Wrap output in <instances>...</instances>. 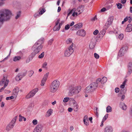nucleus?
<instances>
[{"label":"nucleus","instance_id":"nucleus-1","mask_svg":"<svg viewBox=\"0 0 132 132\" xmlns=\"http://www.w3.org/2000/svg\"><path fill=\"white\" fill-rule=\"evenodd\" d=\"M11 14V11L8 9H3L0 10V28L4 21L10 19Z\"/></svg>","mask_w":132,"mask_h":132},{"label":"nucleus","instance_id":"nucleus-2","mask_svg":"<svg viewBox=\"0 0 132 132\" xmlns=\"http://www.w3.org/2000/svg\"><path fill=\"white\" fill-rule=\"evenodd\" d=\"M100 81V78H99L96 79V82H92L84 90V92L86 93H91L95 91L98 87H102V85H100L98 83Z\"/></svg>","mask_w":132,"mask_h":132},{"label":"nucleus","instance_id":"nucleus-3","mask_svg":"<svg viewBox=\"0 0 132 132\" xmlns=\"http://www.w3.org/2000/svg\"><path fill=\"white\" fill-rule=\"evenodd\" d=\"M44 40V38H42L36 42L33 45V48L34 49V51L36 53L39 52L43 48L42 44Z\"/></svg>","mask_w":132,"mask_h":132},{"label":"nucleus","instance_id":"nucleus-4","mask_svg":"<svg viewBox=\"0 0 132 132\" xmlns=\"http://www.w3.org/2000/svg\"><path fill=\"white\" fill-rule=\"evenodd\" d=\"M59 82L57 80H54L50 85V91L52 93L55 92L58 89L59 86Z\"/></svg>","mask_w":132,"mask_h":132},{"label":"nucleus","instance_id":"nucleus-5","mask_svg":"<svg viewBox=\"0 0 132 132\" xmlns=\"http://www.w3.org/2000/svg\"><path fill=\"white\" fill-rule=\"evenodd\" d=\"M81 89L80 86L74 87L71 88L69 90V96H72L74 95L77 94L79 93Z\"/></svg>","mask_w":132,"mask_h":132},{"label":"nucleus","instance_id":"nucleus-6","mask_svg":"<svg viewBox=\"0 0 132 132\" xmlns=\"http://www.w3.org/2000/svg\"><path fill=\"white\" fill-rule=\"evenodd\" d=\"M38 90V88H36L29 93L26 96L27 99H28L33 97L37 92Z\"/></svg>","mask_w":132,"mask_h":132},{"label":"nucleus","instance_id":"nucleus-7","mask_svg":"<svg viewBox=\"0 0 132 132\" xmlns=\"http://www.w3.org/2000/svg\"><path fill=\"white\" fill-rule=\"evenodd\" d=\"M16 117L14 118L11 122L7 126L6 129V130L9 131L14 127L16 121Z\"/></svg>","mask_w":132,"mask_h":132},{"label":"nucleus","instance_id":"nucleus-8","mask_svg":"<svg viewBox=\"0 0 132 132\" xmlns=\"http://www.w3.org/2000/svg\"><path fill=\"white\" fill-rule=\"evenodd\" d=\"M128 47L127 46H125L121 48L118 53V56L121 57L123 56L124 54L128 50Z\"/></svg>","mask_w":132,"mask_h":132},{"label":"nucleus","instance_id":"nucleus-9","mask_svg":"<svg viewBox=\"0 0 132 132\" xmlns=\"http://www.w3.org/2000/svg\"><path fill=\"white\" fill-rule=\"evenodd\" d=\"M26 73L27 72H26L19 73L16 77V80L17 81L21 80L22 78L26 75Z\"/></svg>","mask_w":132,"mask_h":132},{"label":"nucleus","instance_id":"nucleus-10","mask_svg":"<svg viewBox=\"0 0 132 132\" xmlns=\"http://www.w3.org/2000/svg\"><path fill=\"white\" fill-rule=\"evenodd\" d=\"M132 73V62H130L128 65L127 72L126 77L129 76Z\"/></svg>","mask_w":132,"mask_h":132},{"label":"nucleus","instance_id":"nucleus-11","mask_svg":"<svg viewBox=\"0 0 132 132\" xmlns=\"http://www.w3.org/2000/svg\"><path fill=\"white\" fill-rule=\"evenodd\" d=\"M72 13V15L73 17H76L79 15L78 13L76 11V9L75 8H73L71 10L69 13L68 15Z\"/></svg>","mask_w":132,"mask_h":132},{"label":"nucleus","instance_id":"nucleus-12","mask_svg":"<svg viewBox=\"0 0 132 132\" xmlns=\"http://www.w3.org/2000/svg\"><path fill=\"white\" fill-rule=\"evenodd\" d=\"M76 34L78 35L83 37L85 36L86 32L84 30L80 29L77 31Z\"/></svg>","mask_w":132,"mask_h":132},{"label":"nucleus","instance_id":"nucleus-13","mask_svg":"<svg viewBox=\"0 0 132 132\" xmlns=\"http://www.w3.org/2000/svg\"><path fill=\"white\" fill-rule=\"evenodd\" d=\"M95 37L93 38L91 40L89 45V47L91 49H93L95 45Z\"/></svg>","mask_w":132,"mask_h":132},{"label":"nucleus","instance_id":"nucleus-14","mask_svg":"<svg viewBox=\"0 0 132 132\" xmlns=\"http://www.w3.org/2000/svg\"><path fill=\"white\" fill-rule=\"evenodd\" d=\"M77 12L79 15L82 13L84 10V7L83 6L81 5L79 6L76 9Z\"/></svg>","mask_w":132,"mask_h":132},{"label":"nucleus","instance_id":"nucleus-15","mask_svg":"<svg viewBox=\"0 0 132 132\" xmlns=\"http://www.w3.org/2000/svg\"><path fill=\"white\" fill-rule=\"evenodd\" d=\"M113 129L112 127L110 126H106L104 129V132H112Z\"/></svg>","mask_w":132,"mask_h":132},{"label":"nucleus","instance_id":"nucleus-16","mask_svg":"<svg viewBox=\"0 0 132 132\" xmlns=\"http://www.w3.org/2000/svg\"><path fill=\"white\" fill-rule=\"evenodd\" d=\"M75 47L73 46V43H72L70 46L66 49L69 52L71 51L72 52V54L73 53L74 51Z\"/></svg>","mask_w":132,"mask_h":132},{"label":"nucleus","instance_id":"nucleus-17","mask_svg":"<svg viewBox=\"0 0 132 132\" xmlns=\"http://www.w3.org/2000/svg\"><path fill=\"white\" fill-rule=\"evenodd\" d=\"M100 79H101V81L98 82V83L100 85H102L103 87V84L106 82L107 80V79L106 77H104L102 79H101V78H100Z\"/></svg>","mask_w":132,"mask_h":132},{"label":"nucleus","instance_id":"nucleus-18","mask_svg":"<svg viewBox=\"0 0 132 132\" xmlns=\"http://www.w3.org/2000/svg\"><path fill=\"white\" fill-rule=\"evenodd\" d=\"M53 110L52 109H49L47 112L45 114V117H48L50 116L52 114Z\"/></svg>","mask_w":132,"mask_h":132},{"label":"nucleus","instance_id":"nucleus-19","mask_svg":"<svg viewBox=\"0 0 132 132\" xmlns=\"http://www.w3.org/2000/svg\"><path fill=\"white\" fill-rule=\"evenodd\" d=\"M132 25L130 24L128 25L127 27L126 28L125 31L127 32H129L132 30Z\"/></svg>","mask_w":132,"mask_h":132},{"label":"nucleus","instance_id":"nucleus-20","mask_svg":"<svg viewBox=\"0 0 132 132\" xmlns=\"http://www.w3.org/2000/svg\"><path fill=\"white\" fill-rule=\"evenodd\" d=\"M42 128L39 125H37L34 129L33 132H41Z\"/></svg>","mask_w":132,"mask_h":132},{"label":"nucleus","instance_id":"nucleus-21","mask_svg":"<svg viewBox=\"0 0 132 132\" xmlns=\"http://www.w3.org/2000/svg\"><path fill=\"white\" fill-rule=\"evenodd\" d=\"M73 105L74 109L75 111H77L78 110L79 106L76 101H74V102L73 103Z\"/></svg>","mask_w":132,"mask_h":132},{"label":"nucleus","instance_id":"nucleus-22","mask_svg":"<svg viewBox=\"0 0 132 132\" xmlns=\"http://www.w3.org/2000/svg\"><path fill=\"white\" fill-rule=\"evenodd\" d=\"M120 106L122 110H126L127 108L126 105L123 103H120Z\"/></svg>","mask_w":132,"mask_h":132},{"label":"nucleus","instance_id":"nucleus-23","mask_svg":"<svg viewBox=\"0 0 132 132\" xmlns=\"http://www.w3.org/2000/svg\"><path fill=\"white\" fill-rule=\"evenodd\" d=\"M19 88L18 87H16L14 89L13 91V93L15 96H17L19 91Z\"/></svg>","mask_w":132,"mask_h":132},{"label":"nucleus","instance_id":"nucleus-24","mask_svg":"<svg viewBox=\"0 0 132 132\" xmlns=\"http://www.w3.org/2000/svg\"><path fill=\"white\" fill-rule=\"evenodd\" d=\"M21 59V57L19 56H16L13 58V61L16 62L20 61Z\"/></svg>","mask_w":132,"mask_h":132},{"label":"nucleus","instance_id":"nucleus-25","mask_svg":"<svg viewBox=\"0 0 132 132\" xmlns=\"http://www.w3.org/2000/svg\"><path fill=\"white\" fill-rule=\"evenodd\" d=\"M111 24L109 22H107L104 27V28L106 30Z\"/></svg>","mask_w":132,"mask_h":132},{"label":"nucleus","instance_id":"nucleus-26","mask_svg":"<svg viewBox=\"0 0 132 132\" xmlns=\"http://www.w3.org/2000/svg\"><path fill=\"white\" fill-rule=\"evenodd\" d=\"M72 54V52H69L67 50H66L64 52V55L65 56L68 57Z\"/></svg>","mask_w":132,"mask_h":132},{"label":"nucleus","instance_id":"nucleus-27","mask_svg":"<svg viewBox=\"0 0 132 132\" xmlns=\"http://www.w3.org/2000/svg\"><path fill=\"white\" fill-rule=\"evenodd\" d=\"M82 24L81 23H79L74 25V27L76 29L81 28L82 26Z\"/></svg>","mask_w":132,"mask_h":132},{"label":"nucleus","instance_id":"nucleus-28","mask_svg":"<svg viewBox=\"0 0 132 132\" xmlns=\"http://www.w3.org/2000/svg\"><path fill=\"white\" fill-rule=\"evenodd\" d=\"M37 53H36L34 50L33 52L32 53H31V55H30L29 58L31 59L32 60L34 57V56Z\"/></svg>","mask_w":132,"mask_h":132},{"label":"nucleus","instance_id":"nucleus-29","mask_svg":"<svg viewBox=\"0 0 132 132\" xmlns=\"http://www.w3.org/2000/svg\"><path fill=\"white\" fill-rule=\"evenodd\" d=\"M112 111L111 107L110 106H108L106 108V112L107 113L111 112Z\"/></svg>","mask_w":132,"mask_h":132},{"label":"nucleus","instance_id":"nucleus-30","mask_svg":"<svg viewBox=\"0 0 132 132\" xmlns=\"http://www.w3.org/2000/svg\"><path fill=\"white\" fill-rule=\"evenodd\" d=\"M131 19L132 18L131 17L127 16L124 19L123 21L125 22L127 21L128 20L129 22H131Z\"/></svg>","mask_w":132,"mask_h":132},{"label":"nucleus","instance_id":"nucleus-31","mask_svg":"<svg viewBox=\"0 0 132 132\" xmlns=\"http://www.w3.org/2000/svg\"><path fill=\"white\" fill-rule=\"evenodd\" d=\"M61 28L60 26H55L53 28V30L54 31H58Z\"/></svg>","mask_w":132,"mask_h":132},{"label":"nucleus","instance_id":"nucleus-32","mask_svg":"<svg viewBox=\"0 0 132 132\" xmlns=\"http://www.w3.org/2000/svg\"><path fill=\"white\" fill-rule=\"evenodd\" d=\"M106 32V31L105 30L103 29L100 32V35L101 34L102 36L103 37L104 35Z\"/></svg>","mask_w":132,"mask_h":132},{"label":"nucleus","instance_id":"nucleus-33","mask_svg":"<svg viewBox=\"0 0 132 132\" xmlns=\"http://www.w3.org/2000/svg\"><path fill=\"white\" fill-rule=\"evenodd\" d=\"M21 14V12L20 11L17 12L16 13V15L15 16V18L16 19H18L20 16Z\"/></svg>","mask_w":132,"mask_h":132},{"label":"nucleus","instance_id":"nucleus-34","mask_svg":"<svg viewBox=\"0 0 132 132\" xmlns=\"http://www.w3.org/2000/svg\"><path fill=\"white\" fill-rule=\"evenodd\" d=\"M42 67L45 69H47V63L46 62H45L43 64Z\"/></svg>","mask_w":132,"mask_h":132},{"label":"nucleus","instance_id":"nucleus-35","mask_svg":"<svg viewBox=\"0 0 132 132\" xmlns=\"http://www.w3.org/2000/svg\"><path fill=\"white\" fill-rule=\"evenodd\" d=\"M72 40L71 38H68L66 41V43L68 44H72L73 43H72Z\"/></svg>","mask_w":132,"mask_h":132},{"label":"nucleus","instance_id":"nucleus-36","mask_svg":"<svg viewBox=\"0 0 132 132\" xmlns=\"http://www.w3.org/2000/svg\"><path fill=\"white\" fill-rule=\"evenodd\" d=\"M49 74V72H47L45 74L43 78V79L45 80H46L48 77V76Z\"/></svg>","mask_w":132,"mask_h":132},{"label":"nucleus","instance_id":"nucleus-37","mask_svg":"<svg viewBox=\"0 0 132 132\" xmlns=\"http://www.w3.org/2000/svg\"><path fill=\"white\" fill-rule=\"evenodd\" d=\"M126 81L127 80H125L123 82L122 84L120 85V87L121 89H123L124 88Z\"/></svg>","mask_w":132,"mask_h":132},{"label":"nucleus","instance_id":"nucleus-38","mask_svg":"<svg viewBox=\"0 0 132 132\" xmlns=\"http://www.w3.org/2000/svg\"><path fill=\"white\" fill-rule=\"evenodd\" d=\"M6 79L5 77H4L1 81H0V86L2 85L5 82Z\"/></svg>","mask_w":132,"mask_h":132},{"label":"nucleus","instance_id":"nucleus-39","mask_svg":"<svg viewBox=\"0 0 132 132\" xmlns=\"http://www.w3.org/2000/svg\"><path fill=\"white\" fill-rule=\"evenodd\" d=\"M34 73V72L32 70H31L28 72V76L29 77H31Z\"/></svg>","mask_w":132,"mask_h":132},{"label":"nucleus","instance_id":"nucleus-40","mask_svg":"<svg viewBox=\"0 0 132 132\" xmlns=\"http://www.w3.org/2000/svg\"><path fill=\"white\" fill-rule=\"evenodd\" d=\"M118 8L119 9H121L122 7V5L120 3H118L117 4Z\"/></svg>","mask_w":132,"mask_h":132},{"label":"nucleus","instance_id":"nucleus-41","mask_svg":"<svg viewBox=\"0 0 132 132\" xmlns=\"http://www.w3.org/2000/svg\"><path fill=\"white\" fill-rule=\"evenodd\" d=\"M113 20V18L112 17H110L109 18L108 20V21L107 22H109L110 23H111V24H112Z\"/></svg>","mask_w":132,"mask_h":132},{"label":"nucleus","instance_id":"nucleus-42","mask_svg":"<svg viewBox=\"0 0 132 132\" xmlns=\"http://www.w3.org/2000/svg\"><path fill=\"white\" fill-rule=\"evenodd\" d=\"M108 114H106L102 120L105 121L108 118Z\"/></svg>","mask_w":132,"mask_h":132},{"label":"nucleus","instance_id":"nucleus-43","mask_svg":"<svg viewBox=\"0 0 132 132\" xmlns=\"http://www.w3.org/2000/svg\"><path fill=\"white\" fill-rule=\"evenodd\" d=\"M45 11L46 10L45 9H43L40 12H39V14H40V15H42L45 12Z\"/></svg>","mask_w":132,"mask_h":132},{"label":"nucleus","instance_id":"nucleus-44","mask_svg":"<svg viewBox=\"0 0 132 132\" xmlns=\"http://www.w3.org/2000/svg\"><path fill=\"white\" fill-rule=\"evenodd\" d=\"M44 55V53L43 52L42 53L38 56V58L39 59H42L43 58Z\"/></svg>","mask_w":132,"mask_h":132},{"label":"nucleus","instance_id":"nucleus-45","mask_svg":"<svg viewBox=\"0 0 132 132\" xmlns=\"http://www.w3.org/2000/svg\"><path fill=\"white\" fill-rule=\"evenodd\" d=\"M9 80H5L4 83V86L5 87L7 86L8 83L9 82Z\"/></svg>","mask_w":132,"mask_h":132},{"label":"nucleus","instance_id":"nucleus-46","mask_svg":"<svg viewBox=\"0 0 132 132\" xmlns=\"http://www.w3.org/2000/svg\"><path fill=\"white\" fill-rule=\"evenodd\" d=\"M9 80H5L4 83V86L5 87L7 86L8 83L9 82Z\"/></svg>","mask_w":132,"mask_h":132},{"label":"nucleus","instance_id":"nucleus-47","mask_svg":"<svg viewBox=\"0 0 132 132\" xmlns=\"http://www.w3.org/2000/svg\"><path fill=\"white\" fill-rule=\"evenodd\" d=\"M9 80H5L4 83V86L5 87L7 86L8 83L9 82Z\"/></svg>","mask_w":132,"mask_h":132},{"label":"nucleus","instance_id":"nucleus-48","mask_svg":"<svg viewBox=\"0 0 132 132\" xmlns=\"http://www.w3.org/2000/svg\"><path fill=\"white\" fill-rule=\"evenodd\" d=\"M69 100V98L68 97L64 98L63 100V102H67Z\"/></svg>","mask_w":132,"mask_h":132},{"label":"nucleus","instance_id":"nucleus-49","mask_svg":"<svg viewBox=\"0 0 132 132\" xmlns=\"http://www.w3.org/2000/svg\"><path fill=\"white\" fill-rule=\"evenodd\" d=\"M46 81V80L42 79L41 81V85L42 86H44L45 84Z\"/></svg>","mask_w":132,"mask_h":132},{"label":"nucleus","instance_id":"nucleus-50","mask_svg":"<svg viewBox=\"0 0 132 132\" xmlns=\"http://www.w3.org/2000/svg\"><path fill=\"white\" fill-rule=\"evenodd\" d=\"M123 37V34H120L118 36V38L120 39L121 40L122 39Z\"/></svg>","mask_w":132,"mask_h":132},{"label":"nucleus","instance_id":"nucleus-51","mask_svg":"<svg viewBox=\"0 0 132 132\" xmlns=\"http://www.w3.org/2000/svg\"><path fill=\"white\" fill-rule=\"evenodd\" d=\"M70 28V25L69 24H67L65 26V30H67L69 29Z\"/></svg>","mask_w":132,"mask_h":132},{"label":"nucleus","instance_id":"nucleus-52","mask_svg":"<svg viewBox=\"0 0 132 132\" xmlns=\"http://www.w3.org/2000/svg\"><path fill=\"white\" fill-rule=\"evenodd\" d=\"M84 122V124L86 126H88L89 125V121L88 120H83Z\"/></svg>","mask_w":132,"mask_h":132},{"label":"nucleus","instance_id":"nucleus-53","mask_svg":"<svg viewBox=\"0 0 132 132\" xmlns=\"http://www.w3.org/2000/svg\"><path fill=\"white\" fill-rule=\"evenodd\" d=\"M99 32V31L98 30L96 29L93 32V34L94 35H96Z\"/></svg>","mask_w":132,"mask_h":132},{"label":"nucleus","instance_id":"nucleus-54","mask_svg":"<svg viewBox=\"0 0 132 132\" xmlns=\"http://www.w3.org/2000/svg\"><path fill=\"white\" fill-rule=\"evenodd\" d=\"M19 120L20 121H21L22 120V119L24 118V117L22 116L21 114L19 115Z\"/></svg>","mask_w":132,"mask_h":132},{"label":"nucleus","instance_id":"nucleus-55","mask_svg":"<svg viewBox=\"0 0 132 132\" xmlns=\"http://www.w3.org/2000/svg\"><path fill=\"white\" fill-rule=\"evenodd\" d=\"M94 56L96 59H98L99 57V56L98 54L96 53H95L94 54Z\"/></svg>","mask_w":132,"mask_h":132},{"label":"nucleus","instance_id":"nucleus-56","mask_svg":"<svg viewBox=\"0 0 132 132\" xmlns=\"http://www.w3.org/2000/svg\"><path fill=\"white\" fill-rule=\"evenodd\" d=\"M53 41V39H50L49 41H48V43L49 45H51L52 42Z\"/></svg>","mask_w":132,"mask_h":132},{"label":"nucleus","instance_id":"nucleus-57","mask_svg":"<svg viewBox=\"0 0 132 132\" xmlns=\"http://www.w3.org/2000/svg\"><path fill=\"white\" fill-rule=\"evenodd\" d=\"M39 15L40 14H39V12L37 13L34 15V17L35 18H37L39 16Z\"/></svg>","mask_w":132,"mask_h":132},{"label":"nucleus","instance_id":"nucleus-58","mask_svg":"<svg viewBox=\"0 0 132 132\" xmlns=\"http://www.w3.org/2000/svg\"><path fill=\"white\" fill-rule=\"evenodd\" d=\"M32 123L34 125H36L37 123V120L35 119L32 121Z\"/></svg>","mask_w":132,"mask_h":132},{"label":"nucleus","instance_id":"nucleus-59","mask_svg":"<svg viewBox=\"0 0 132 132\" xmlns=\"http://www.w3.org/2000/svg\"><path fill=\"white\" fill-rule=\"evenodd\" d=\"M14 98V97L13 96H11L7 97L6 98V99L7 100H10L11 99H13Z\"/></svg>","mask_w":132,"mask_h":132},{"label":"nucleus","instance_id":"nucleus-60","mask_svg":"<svg viewBox=\"0 0 132 132\" xmlns=\"http://www.w3.org/2000/svg\"><path fill=\"white\" fill-rule=\"evenodd\" d=\"M1 1V2H0V6H3L5 3L4 2V1Z\"/></svg>","mask_w":132,"mask_h":132},{"label":"nucleus","instance_id":"nucleus-61","mask_svg":"<svg viewBox=\"0 0 132 132\" xmlns=\"http://www.w3.org/2000/svg\"><path fill=\"white\" fill-rule=\"evenodd\" d=\"M10 56L8 55L6 57H5L4 59H3V60L1 61V62H2L3 61H4L8 59L9 57Z\"/></svg>","mask_w":132,"mask_h":132},{"label":"nucleus","instance_id":"nucleus-62","mask_svg":"<svg viewBox=\"0 0 132 132\" xmlns=\"http://www.w3.org/2000/svg\"><path fill=\"white\" fill-rule=\"evenodd\" d=\"M115 90L116 93H118L119 91V88L116 87L115 88Z\"/></svg>","mask_w":132,"mask_h":132},{"label":"nucleus","instance_id":"nucleus-63","mask_svg":"<svg viewBox=\"0 0 132 132\" xmlns=\"http://www.w3.org/2000/svg\"><path fill=\"white\" fill-rule=\"evenodd\" d=\"M88 120V116L87 115H85L84 117L83 120Z\"/></svg>","mask_w":132,"mask_h":132},{"label":"nucleus","instance_id":"nucleus-64","mask_svg":"<svg viewBox=\"0 0 132 132\" xmlns=\"http://www.w3.org/2000/svg\"><path fill=\"white\" fill-rule=\"evenodd\" d=\"M106 10V9L105 8H103L101 10V11L102 12L105 11Z\"/></svg>","mask_w":132,"mask_h":132}]
</instances>
